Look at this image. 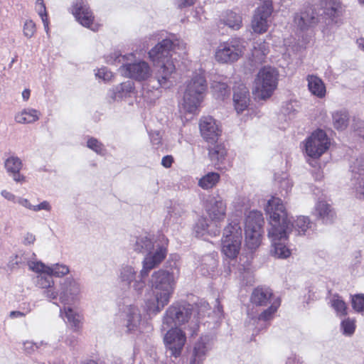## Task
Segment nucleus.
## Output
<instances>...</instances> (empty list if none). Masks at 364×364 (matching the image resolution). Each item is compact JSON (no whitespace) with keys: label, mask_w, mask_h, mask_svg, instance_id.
<instances>
[{"label":"nucleus","mask_w":364,"mask_h":364,"mask_svg":"<svg viewBox=\"0 0 364 364\" xmlns=\"http://www.w3.org/2000/svg\"><path fill=\"white\" fill-rule=\"evenodd\" d=\"M265 211L269 216L267 236L272 242L270 253L277 258H287L291 252L284 242L287 240L291 227L288 223L285 205L280 198L272 197L267 202Z\"/></svg>","instance_id":"1"},{"label":"nucleus","mask_w":364,"mask_h":364,"mask_svg":"<svg viewBox=\"0 0 364 364\" xmlns=\"http://www.w3.org/2000/svg\"><path fill=\"white\" fill-rule=\"evenodd\" d=\"M176 46V41L170 38H166L158 43L149 51V58L158 68L156 73L157 86L153 85V88L159 86L167 88L170 87V78L176 70V67L172 60V50Z\"/></svg>","instance_id":"2"},{"label":"nucleus","mask_w":364,"mask_h":364,"mask_svg":"<svg viewBox=\"0 0 364 364\" xmlns=\"http://www.w3.org/2000/svg\"><path fill=\"white\" fill-rule=\"evenodd\" d=\"M175 286L173 274H153L152 295L145 301L146 312L154 314L160 312L168 304Z\"/></svg>","instance_id":"3"},{"label":"nucleus","mask_w":364,"mask_h":364,"mask_svg":"<svg viewBox=\"0 0 364 364\" xmlns=\"http://www.w3.org/2000/svg\"><path fill=\"white\" fill-rule=\"evenodd\" d=\"M80 289L77 282L74 280H65L62 292L59 294V300L63 305L60 310V316L65 320L68 326L74 331H78L82 327V315L71 306L79 299Z\"/></svg>","instance_id":"4"},{"label":"nucleus","mask_w":364,"mask_h":364,"mask_svg":"<svg viewBox=\"0 0 364 364\" xmlns=\"http://www.w3.org/2000/svg\"><path fill=\"white\" fill-rule=\"evenodd\" d=\"M208 90L205 71L199 69L186 81L182 108L185 112L195 114L203 101Z\"/></svg>","instance_id":"5"},{"label":"nucleus","mask_w":364,"mask_h":364,"mask_svg":"<svg viewBox=\"0 0 364 364\" xmlns=\"http://www.w3.org/2000/svg\"><path fill=\"white\" fill-rule=\"evenodd\" d=\"M196 310L191 304H173L168 308L163 317L162 330L166 331L173 326H181L188 323L191 335L197 333L198 319L196 318Z\"/></svg>","instance_id":"6"},{"label":"nucleus","mask_w":364,"mask_h":364,"mask_svg":"<svg viewBox=\"0 0 364 364\" xmlns=\"http://www.w3.org/2000/svg\"><path fill=\"white\" fill-rule=\"evenodd\" d=\"M242 230L237 220L228 223L223 230L221 240V252L225 257L234 259L240 253Z\"/></svg>","instance_id":"7"},{"label":"nucleus","mask_w":364,"mask_h":364,"mask_svg":"<svg viewBox=\"0 0 364 364\" xmlns=\"http://www.w3.org/2000/svg\"><path fill=\"white\" fill-rule=\"evenodd\" d=\"M139 247L141 250L147 252L142 262L143 268L140 273L156 268L166 255V250L164 247L157 245L154 249V237L150 234L145 233L144 236H141L138 241V249Z\"/></svg>","instance_id":"8"},{"label":"nucleus","mask_w":364,"mask_h":364,"mask_svg":"<svg viewBox=\"0 0 364 364\" xmlns=\"http://www.w3.org/2000/svg\"><path fill=\"white\" fill-rule=\"evenodd\" d=\"M278 72L270 66H265L259 70L255 80V89L257 96L267 99L272 96L277 87Z\"/></svg>","instance_id":"9"},{"label":"nucleus","mask_w":364,"mask_h":364,"mask_svg":"<svg viewBox=\"0 0 364 364\" xmlns=\"http://www.w3.org/2000/svg\"><path fill=\"white\" fill-rule=\"evenodd\" d=\"M245 41L240 38H232L219 44L215 52V58L220 63H232L243 55Z\"/></svg>","instance_id":"10"},{"label":"nucleus","mask_w":364,"mask_h":364,"mask_svg":"<svg viewBox=\"0 0 364 364\" xmlns=\"http://www.w3.org/2000/svg\"><path fill=\"white\" fill-rule=\"evenodd\" d=\"M325 21L321 28L323 36L328 37L336 31L338 24V17L341 14V4L340 0H324L323 3Z\"/></svg>","instance_id":"11"},{"label":"nucleus","mask_w":364,"mask_h":364,"mask_svg":"<svg viewBox=\"0 0 364 364\" xmlns=\"http://www.w3.org/2000/svg\"><path fill=\"white\" fill-rule=\"evenodd\" d=\"M329 146V140L326 132L317 129L306 140L305 151L308 156L318 159L326 151Z\"/></svg>","instance_id":"12"},{"label":"nucleus","mask_w":364,"mask_h":364,"mask_svg":"<svg viewBox=\"0 0 364 364\" xmlns=\"http://www.w3.org/2000/svg\"><path fill=\"white\" fill-rule=\"evenodd\" d=\"M71 13L82 26L93 31H98L100 25L94 22L93 13L85 0H75L71 7Z\"/></svg>","instance_id":"13"},{"label":"nucleus","mask_w":364,"mask_h":364,"mask_svg":"<svg viewBox=\"0 0 364 364\" xmlns=\"http://www.w3.org/2000/svg\"><path fill=\"white\" fill-rule=\"evenodd\" d=\"M164 341L171 354L177 358L181 355L186 342V333L181 329L171 326V328L166 333Z\"/></svg>","instance_id":"14"},{"label":"nucleus","mask_w":364,"mask_h":364,"mask_svg":"<svg viewBox=\"0 0 364 364\" xmlns=\"http://www.w3.org/2000/svg\"><path fill=\"white\" fill-rule=\"evenodd\" d=\"M351 186L358 198H364V156L358 157L350 166Z\"/></svg>","instance_id":"15"},{"label":"nucleus","mask_w":364,"mask_h":364,"mask_svg":"<svg viewBox=\"0 0 364 364\" xmlns=\"http://www.w3.org/2000/svg\"><path fill=\"white\" fill-rule=\"evenodd\" d=\"M213 346V339L208 335L200 336L193 346L189 364H203Z\"/></svg>","instance_id":"16"},{"label":"nucleus","mask_w":364,"mask_h":364,"mask_svg":"<svg viewBox=\"0 0 364 364\" xmlns=\"http://www.w3.org/2000/svg\"><path fill=\"white\" fill-rule=\"evenodd\" d=\"M318 22V14L312 6L302 9L294 16V23L301 31L309 30L317 25Z\"/></svg>","instance_id":"17"},{"label":"nucleus","mask_w":364,"mask_h":364,"mask_svg":"<svg viewBox=\"0 0 364 364\" xmlns=\"http://www.w3.org/2000/svg\"><path fill=\"white\" fill-rule=\"evenodd\" d=\"M199 127L203 139L210 143L216 141L221 133L219 124L210 116L201 118Z\"/></svg>","instance_id":"18"},{"label":"nucleus","mask_w":364,"mask_h":364,"mask_svg":"<svg viewBox=\"0 0 364 364\" xmlns=\"http://www.w3.org/2000/svg\"><path fill=\"white\" fill-rule=\"evenodd\" d=\"M114 63L122 64L119 72L122 75L134 79L136 75V59L135 55L130 53L126 55H122L114 53Z\"/></svg>","instance_id":"19"},{"label":"nucleus","mask_w":364,"mask_h":364,"mask_svg":"<svg viewBox=\"0 0 364 364\" xmlns=\"http://www.w3.org/2000/svg\"><path fill=\"white\" fill-rule=\"evenodd\" d=\"M205 210L213 221L219 222L225 218L226 203L220 196H212L207 200Z\"/></svg>","instance_id":"20"},{"label":"nucleus","mask_w":364,"mask_h":364,"mask_svg":"<svg viewBox=\"0 0 364 364\" xmlns=\"http://www.w3.org/2000/svg\"><path fill=\"white\" fill-rule=\"evenodd\" d=\"M272 14V11L267 6L258 7L255 10L252 20V28L254 32L263 33L267 31Z\"/></svg>","instance_id":"21"},{"label":"nucleus","mask_w":364,"mask_h":364,"mask_svg":"<svg viewBox=\"0 0 364 364\" xmlns=\"http://www.w3.org/2000/svg\"><path fill=\"white\" fill-rule=\"evenodd\" d=\"M277 297H274L272 290L266 286L255 288L250 296V302L257 306H267Z\"/></svg>","instance_id":"22"},{"label":"nucleus","mask_w":364,"mask_h":364,"mask_svg":"<svg viewBox=\"0 0 364 364\" xmlns=\"http://www.w3.org/2000/svg\"><path fill=\"white\" fill-rule=\"evenodd\" d=\"M28 270L35 273H69L70 269L63 264H55L48 266L41 261L29 260L27 262Z\"/></svg>","instance_id":"23"},{"label":"nucleus","mask_w":364,"mask_h":364,"mask_svg":"<svg viewBox=\"0 0 364 364\" xmlns=\"http://www.w3.org/2000/svg\"><path fill=\"white\" fill-rule=\"evenodd\" d=\"M233 102L236 112L240 114L245 111L249 106V90L243 84L234 87Z\"/></svg>","instance_id":"24"},{"label":"nucleus","mask_w":364,"mask_h":364,"mask_svg":"<svg viewBox=\"0 0 364 364\" xmlns=\"http://www.w3.org/2000/svg\"><path fill=\"white\" fill-rule=\"evenodd\" d=\"M136 306L133 303L128 301H124V307L122 309L121 318L123 321L124 326L127 328V333L134 332L136 328L135 315Z\"/></svg>","instance_id":"25"},{"label":"nucleus","mask_w":364,"mask_h":364,"mask_svg":"<svg viewBox=\"0 0 364 364\" xmlns=\"http://www.w3.org/2000/svg\"><path fill=\"white\" fill-rule=\"evenodd\" d=\"M313 215L323 223H331L335 218V213L331 205L325 200H318L313 210Z\"/></svg>","instance_id":"26"},{"label":"nucleus","mask_w":364,"mask_h":364,"mask_svg":"<svg viewBox=\"0 0 364 364\" xmlns=\"http://www.w3.org/2000/svg\"><path fill=\"white\" fill-rule=\"evenodd\" d=\"M65 274H38L36 277L35 282L36 285L43 289H48L51 287L56 281L54 280V277L58 279V282L60 285V292L63 290V284L65 280H73L72 277H64Z\"/></svg>","instance_id":"27"},{"label":"nucleus","mask_w":364,"mask_h":364,"mask_svg":"<svg viewBox=\"0 0 364 364\" xmlns=\"http://www.w3.org/2000/svg\"><path fill=\"white\" fill-rule=\"evenodd\" d=\"M308 90L314 96L322 99L326 95V88L323 81L315 75L306 76Z\"/></svg>","instance_id":"28"},{"label":"nucleus","mask_w":364,"mask_h":364,"mask_svg":"<svg viewBox=\"0 0 364 364\" xmlns=\"http://www.w3.org/2000/svg\"><path fill=\"white\" fill-rule=\"evenodd\" d=\"M134 92V82L133 80H127L119 85L114 87L109 91V96L113 100L117 98H122L129 95L131 92Z\"/></svg>","instance_id":"29"},{"label":"nucleus","mask_w":364,"mask_h":364,"mask_svg":"<svg viewBox=\"0 0 364 364\" xmlns=\"http://www.w3.org/2000/svg\"><path fill=\"white\" fill-rule=\"evenodd\" d=\"M264 224L262 213L257 210L250 211L246 217L245 230H262Z\"/></svg>","instance_id":"30"},{"label":"nucleus","mask_w":364,"mask_h":364,"mask_svg":"<svg viewBox=\"0 0 364 364\" xmlns=\"http://www.w3.org/2000/svg\"><path fill=\"white\" fill-rule=\"evenodd\" d=\"M194 233L197 237H203L206 235H217L220 233V229L216 226L215 230L209 229V225L205 218H199L194 226Z\"/></svg>","instance_id":"31"},{"label":"nucleus","mask_w":364,"mask_h":364,"mask_svg":"<svg viewBox=\"0 0 364 364\" xmlns=\"http://www.w3.org/2000/svg\"><path fill=\"white\" fill-rule=\"evenodd\" d=\"M288 223L289 224L291 229L289 233L294 230L297 232L298 235H304L307 230L311 228V223L308 217L299 216L297 218L291 223L289 215H287Z\"/></svg>","instance_id":"32"},{"label":"nucleus","mask_w":364,"mask_h":364,"mask_svg":"<svg viewBox=\"0 0 364 364\" xmlns=\"http://www.w3.org/2000/svg\"><path fill=\"white\" fill-rule=\"evenodd\" d=\"M245 245L251 251L255 250L261 244L262 230H245Z\"/></svg>","instance_id":"33"},{"label":"nucleus","mask_w":364,"mask_h":364,"mask_svg":"<svg viewBox=\"0 0 364 364\" xmlns=\"http://www.w3.org/2000/svg\"><path fill=\"white\" fill-rule=\"evenodd\" d=\"M39 119V112L36 109H24L15 116V120L19 124L33 123Z\"/></svg>","instance_id":"34"},{"label":"nucleus","mask_w":364,"mask_h":364,"mask_svg":"<svg viewBox=\"0 0 364 364\" xmlns=\"http://www.w3.org/2000/svg\"><path fill=\"white\" fill-rule=\"evenodd\" d=\"M220 21L232 30L240 29L242 24L241 15L232 11H227Z\"/></svg>","instance_id":"35"},{"label":"nucleus","mask_w":364,"mask_h":364,"mask_svg":"<svg viewBox=\"0 0 364 364\" xmlns=\"http://www.w3.org/2000/svg\"><path fill=\"white\" fill-rule=\"evenodd\" d=\"M16 203H18L20 205L26 208V209L32 210L33 212H38L41 210H46L49 212L51 210V205L50 203L47 200H44L39 203L38 205H33L30 203V201L27 198L19 197L17 198Z\"/></svg>","instance_id":"36"},{"label":"nucleus","mask_w":364,"mask_h":364,"mask_svg":"<svg viewBox=\"0 0 364 364\" xmlns=\"http://www.w3.org/2000/svg\"><path fill=\"white\" fill-rule=\"evenodd\" d=\"M349 116L346 111H337L332 114V123L337 130H344L348 125Z\"/></svg>","instance_id":"37"},{"label":"nucleus","mask_w":364,"mask_h":364,"mask_svg":"<svg viewBox=\"0 0 364 364\" xmlns=\"http://www.w3.org/2000/svg\"><path fill=\"white\" fill-rule=\"evenodd\" d=\"M220 181V174L215 172H209L198 181V186L204 189L213 188Z\"/></svg>","instance_id":"38"},{"label":"nucleus","mask_w":364,"mask_h":364,"mask_svg":"<svg viewBox=\"0 0 364 364\" xmlns=\"http://www.w3.org/2000/svg\"><path fill=\"white\" fill-rule=\"evenodd\" d=\"M211 89L214 95L218 99H223L230 94V88L226 82L214 80L211 84Z\"/></svg>","instance_id":"39"},{"label":"nucleus","mask_w":364,"mask_h":364,"mask_svg":"<svg viewBox=\"0 0 364 364\" xmlns=\"http://www.w3.org/2000/svg\"><path fill=\"white\" fill-rule=\"evenodd\" d=\"M281 304L279 298L275 299L271 304L270 306L264 310L258 317L259 321H268L273 318L274 314Z\"/></svg>","instance_id":"40"},{"label":"nucleus","mask_w":364,"mask_h":364,"mask_svg":"<svg viewBox=\"0 0 364 364\" xmlns=\"http://www.w3.org/2000/svg\"><path fill=\"white\" fill-rule=\"evenodd\" d=\"M330 303L331 307L336 312L337 316H343L347 314L346 304L338 295H333L330 299Z\"/></svg>","instance_id":"41"},{"label":"nucleus","mask_w":364,"mask_h":364,"mask_svg":"<svg viewBox=\"0 0 364 364\" xmlns=\"http://www.w3.org/2000/svg\"><path fill=\"white\" fill-rule=\"evenodd\" d=\"M226 154L225 148L221 145H217L209 150L210 158L215 164L222 163L225 159Z\"/></svg>","instance_id":"42"},{"label":"nucleus","mask_w":364,"mask_h":364,"mask_svg":"<svg viewBox=\"0 0 364 364\" xmlns=\"http://www.w3.org/2000/svg\"><path fill=\"white\" fill-rule=\"evenodd\" d=\"M4 166L9 173L20 172L22 168V161L18 157L12 156L5 161Z\"/></svg>","instance_id":"43"},{"label":"nucleus","mask_w":364,"mask_h":364,"mask_svg":"<svg viewBox=\"0 0 364 364\" xmlns=\"http://www.w3.org/2000/svg\"><path fill=\"white\" fill-rule=\"evenodd\" d=\"M152 75V70L146 61H138V81L145 80Z\"/></svg>","instance_id":"44"},{"label":"nucleus","mask_w":364,"mask_h":364,"mask_svg":"<svg viewBox=\"0 0 364 364\" xmlns=\"http://www.w3.org/2000/svg\"><path fill=\"white\" fill-rule=\"evenodd\" d=\"M36 7L38 11V14L41 16L42 21L43 23V26L46 30V32L47 34H48L49 32V27H48V16L46 13V9L45 4L43 0H36Z\"/></svg>","instance_id":"45"},{"label":"nucleus","mask_w":364,"mask_h":364,"mask_svg":"<svg viewBox=\"0 0 364 364\" xmlns=\"http://www.w3.org/2000/svg\"><path fill=\"white\" fill-rule=\"evenodd\" d=\"M341 329L345 336H351L355 332V321L349 318L344 319L341 323Z\"/></svg>","instance_id":"46"},{"label":"nucleus","mask_w":364,"mask_h":364,"mask_svg":"<svg viewBox=\"0 0 364 364\" xmlns=\"http://www.w3.org/2000/svg\"><path fill=\"white\" fill-rule=\"evenodd\" d=\"M352 306L357 312L364 311V294H357L352 297Z\"/></svg>","instance_id":"47"},{"label":"nucleus","mask_w":364,"mask_h":364,"mask_svg":"<svg viewBox=\"0 0 364 364\" xmlns=\"http://www.w3.org/2000/svg\"><path fill=\"white\" fill-rule=\"evenodd\" d=\"M87 146L89 149L93 150L97 154H103L105 152L103 145L95 138L89 139L87 142Z\"/></svg>","instance_id":"48"},{"label":"nucleus","mask_w":364,"mask_h":364,"mask_svg":"<svg viewBox=\"0 0 364 364\" xmlns=\"http://www.w3.org/2000/svg\"><path fill=\"white\" fill-rule=\"evenodd\" d=\"M36 33V24L31 20H27L23 25V34L27 38H31Z\"/></svg>","instance_id":"49"},{"label":"nucleus","mask_w":364,"mask_h":364,"mask_svg":"<svg viewBox=\"0 0 364 364\" xmlns=\"http://www.w3.org/2000/svg\"><path fill=\"white\" fill-rule=\"evenodd\" d=\"M23 255L24 253L22 251H19L11 257L9 265L11 269L14 270L16 265H18L23 262Z\"/></svg>","instance_id":"50"},{"label":"nucleus","mask_w":364,"mask_h":364,"mask_svg":"<svg viewBox=\"0 0 364 364\" xmlns=\"http://www.w3.org/2000/svg\"><path fill=\"white\" fill-rule=\"evenodd\" d=\"M95 75L99 79H102L104 81H109L112 77V73L107 70L106 68H102L97 70Z\"/></svg>","instance_id":"51"},{"label":"nucleus","mask_w":364,"mask_h":364,"mask_svg":"<svg viewBox=\"0 0 364 364\" xmlns=\"http://www.w3.org/2000/svg\"><path fill=\"white\" fill-rule=\"evenodd\" d=\"M43 345H47L44 343L43 341L40 343H33L32 341H26L23 343L24 350L28 353H31L42 346Z\"/></svg>","instance_id":"52"},{"label":"nucleus","mask_w":364,"mask_h":364,"mask_svg":"<svg viewBox=\"0 0 364 364\" xmlns=\"http://www.w3.org/2000/svg\"><path fill=\"white\" fill-rule=\"evenodd\" d=\"M149 135L153 145L159 146L161 144L162 136L159 131L151 132Z\"/></svg>","instance_id":"53"},{"label":"nucleus","mask_w":364,"mask_h":364,"mask_svg":"<svg viewBox=\"0 0 364 364\" xmlns=\"http://www.w3.org/2000/svg\"><path fill=\"white\" fill-rule=\"evenodd\" d=\"M196 0H174L175 6L178 9H183L193 6Z\"/></svg>","instance_id":"54"},{"label":"nucleus","mask_w":364,"mask_h":364,"mask_svg":"<svg viewBox=\"0 0 364 364\" xmlns=\"http://www.w3.org/2000/svg\"><path fill=\"white\" fill-rule=\"evenodd\" d=\"M254 48H255V51L253 53L254 55H257V53L258 51L261 52L262 56L266 55L269 52L268 46L265 42L260 43L259 44H258V47L255 46Z\"/></svg>","instance_id":"55"},{"label":"nucleus","mask_w":364,"mask_h":364,"mask_svg":"<svg viewBox=\"0 0 364 364\" xmlns=\"http://www.w3.org/2000/svg\"><path fill=\"white\" fill-rule=\"evenodd\" d=\"M280 188L287 193L292 187L291 181L287 177H283L282 179L279 181Z\"/></svg>","instance_id":"56"},{"label":"nucleus","mask_w":364,"mask_h":364,"mask_svg":"<svg viewBox=\"0 0 364 364\" xmlns=\"http://www.w3.org/2000/svg\"><path fill=\"white\" fill-rule=\"evenodd\" d=\"M36 241V236L31 232H26L23 238V243L24 245H31Z\"/></svg>","instance_id":"57"},{"label":"nucleus","mask_w":364,"mask_h":364,"mask_svg":"<svg viewBox=\"0 0 364 364\" xmlns=\"http://www.w3.org/2000/svg\"><path fill=\"white\" fill-rule=\"evenodd\" d=\"M173 162V158L171 155L165 156L161 159V164L165 168H170Z\"/></svg>","instance_id":"58"},{"label":"nucleus","mask_w":364,"mask_h":364,"mask_svg":"<svg viewBox=\"0 0 364 364\" xmlns=\"http://www.w3.org/2000/svg\"><path fill=\"white\" fill-rule=\"evenodd\" d=\"M1 195L6 200L16 203L17 198L12 193L4 190L1 192Z\"/></svg>","instance_id":"59"},{"label":"nucleus","mask_w":364,"mask_h":364,"mask_svg":"<svg viewBox=\"0 0 364 364\" xmlns=\"http://www.w3.org/2000/svg\"><path fill=\"white\" fill-rule=\"evenodd\" d=\"M65 342H66L67 345H68L69 346H70L72 348H74L77 343V339L75 336H71L68 337Z\"/></svg>","instance_id":"60"},{"label":"nucleus","mask_w":364,"mask_h":364,"mask_svg":"<svg viewBox=\"0 0 364 364\" xmlns=\"http://www.w3.org/2000/svg\"><path fill=\"white\" fill-rule=\"evenodd\" d=\"M352 257L353 258L354 264H357L358 263H360V259H361V257H362L361 251L360 250L355 251L353 253Z\"/></svg>","instance_id":"61"},{"label":"nucleus","mask_w":364,"mask_h":364,"mask_svg":"<svg viewBox=\"0 0 364 364\" xmlns=\"http://www.w3.org/2000/svg\"><path fill=\"white\" fill-rule=\"evenodd\" d=\"M46 296L47 298L51 300H55L58 297V293L53 291L52 289H48L46 292Z\"/></svg>","instance_id":"62"},{"label":"nucleus","mask_w":364,"mask_h":364,"mask_svg":"<svg viewBox=\"0 0 364 364\" xmlns=\"http://www.w3.org/2000/svg\"><path fill=\"white\" fill-rule=\"evenodd\" d=\"M204 260H205V262H208L210 263V264L213 266V267H211V269H207V271H208V272H210V271H211V272H214V271H215V270H214V267L215 266L216 261H215L213 257H210V256L206 257L204 259Z\"/></svg>","instance_id":"63"},{"label":"nucleus","mask_w":364,"mask_h":364,"mask_svg":"<svg viewBox=\"0 0 364 364\" xmlns=\"http://www.w3.org/2000/svg\"><path fill=\"white\" fill-rule=\"evenodd\" d=\"M356 44L359 49L364 51V38H359L356 41Z\"/></svg>","instance_id":"64"}]
</instances>
